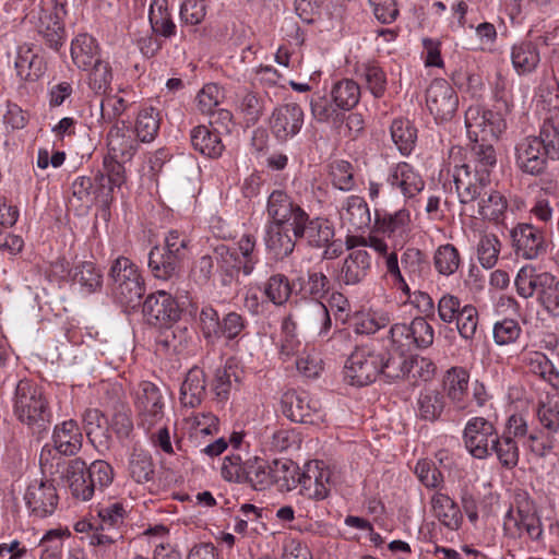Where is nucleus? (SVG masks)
<instances>
[{
    "label": "nucleus",
    "mask_w": 559,
    "mask_h": 559,
    "mask_svg": "<svg viewBox=\"0 0 559 559\" xmlns=\"http://www.w3.org/2000/svg\"><path fill=\"white\" fill-rule=\"evenodd\" d=\"M465 127L468 138L475 142L473 146L475 171H484L489 178L490 169L497 163L496 152L492 145L478 142L498 139L506 130L507 122L500 114L479 106H471L465 112Z\"/></svg>",
    "instance_id": "f257e3e1"
},
{
    "label": "nucleus",
    "mask_w": 559,
    "mask_h": 559,
    "mask_svg": "<svg viewBox=\"0 0 559 559\" xmlns=\"http://www.w3.org/2000/svg\"><path fill=\"white\" fill-rule=\"evenodd\" d=\"M514 158L523 174L538 176L545 173L549 160L559 159V122L546 119L539 135L521 139L515 144Z\"/></svg>",
    "instance_id": "f03ea898"
},
{
    "label": "nucleus",
    "mask_w": 559,
    "mask_h": 559,
    "mask_svg": "<svg viewBox=\"0 0 559 559\" xmlns=\"http://www.w3.org/2000/svg\"><path fill=\"white\" fill-rule=\"evenodd\" d=\"M15 419L33 433L47 431L52 421V409L44 389L29 379L16 382L11 399Z\"/></svg>",
    "instance_id": "7ed1b4c3"
},
{
    "label": "nucleus",
    "mask_w": 559,
    "mask_h": 559,
    "mask_svg": "<svg viewBox=\"0 0 559 559\" xmlns=\"http://www.w3.org/2000/svg\"><path fill=\"white\" fill-rule=\"evenodd\" d=\"M383 346L385 353L370 345L357 346L354 349L344 368L345 378L350 384L367 385L380 373L386 378V366L392 361L393 352L386 341Z\"/></svg>",
    "instance_id": "20e7f679"
},
{
    "label": "nucleus",
    "mask_w": 559,
    "mask_h": 559,
    "mask_svg": "<svg viewBox=\"0 0 559 559\" xmlns=\"http://www.w3.org/2000/svg\"><path fill=\"white\" fill-rule=\"evenodd\" d=\"M435 330L426 319L417 317L409 324L396 323L389 331L386 342L392 352L408 353L413 348L425 349L432 345Z\"/></svg>",
    "instance_id": "39448f33"
},
{
    "label": "nucleus",
    "mask_w": 559,
    "mask_h": 559,
    "mask_svg": "<svg viewBox=\"0 0 559 559\" xmlns=\"http://www.w3.org/2000/svg\"><path fill=\"white\" fill-rule=\"evenodd\" d=\"M112 290L124 304L139 301L144 293L145 286L138 266L126 257H118L109 271Z\"/></svg>",
    "instance_id": "423d86ee"
},
{
    "label": "nucleus",
    "mask_w": 559,
    "mask_h": 559,
    "mask_svg": "<svg viewBox=\"0 0 559 559\" xmlns=\"http://www.w3.org/2000/svg\"><path fill=\"white\" fill-rule=\"evenodd\" d=\"M503 532L509 538H527L537 540L543 534L540 520L535 507L528 500L510 508L503 518Z\"/></svg>",
    "instance_id": "0eeeda50"
},
{
    "label": "nucleus",
    "mask_w": 559,
    "mask_h": 559,
    "mask_svg": "<svg viewBox=\"0 0 559 559\" xmlns=\"http://www.w3.org/2000/svg\"><path fill=\"white\" fill-rule=\"evenodd\" d=\"M460 155V147H453L450 151V158L453 159V162H450V166L453 164L452 178L460 202L462 204H469L484 194V189L488 185L489 178L484 171L477 173L474 170L473 174L467 164H459Z\"/></svg>",
    "instance_id": "6e6552de"
},
{
    "label": "nucleus",
    "mask_w": 559,
    "mask_h": 559,
    "mask_svg": "<svg viewBox=\"0 0 559 559\" xmlns=\"http://www.w3.org/2000/svg\"><path fill=\"white\" fill-rule=\"evenodd\" d=\"M200 326L205 340L214 344L221 337L234 340L239 336L246 328V321L237 312H229L221 320L212 306H205L200 312Z\"/></svg>",
    "instance_id": "1a4fd4ad"
},
{
    "label": "nucleus",
    "mask_w": 559,
    "mask_h": 559,
    "mask_svg": "<svg viewBox=\"0 0 559 559\" xmlns=\"http://www.w3.org/2000/svg\"><path fill=\"white\" fill-rule=\"evenodd\" d=\"M386 378L390 380L405 379L412 383L427 382L436 374L435 362L427 357L406 356V353H394L392 361L386 366Z\"/></svg>",
    "instance_id": "9d476101"
},
{
    "label": "nucleus",
    "mask_w": 559,
    "mask_h": 559,
    "mask_svg": "<svg viewBox=\"0 0 559 559\" xmlns=\"http://www.w3.org/2000/svg\"><path fill=\"white\" fill-rule=\"evenodd\" d=\"M283 414L292 421L318 425L324 420L319 400L307 392L289 391L282 399Z\"/></svg>",
    "instance_id": "9b49d317"
},
{
    "label": "nucleus",
    "mask_w": 559,
    "mask_h": 559,
    "mask_svg": "<svg viewBox=\"0 0 559 559\" xmlns=\"http://www.w3.org/2000/svg\"><path fill=\"white\" fill-rule=\"evenodd\" d=\"M334 483L333 472L324 462L318 460L306 463L302 472L298 474L300 492L313 500L325 499Z\"/></svg>",
    "instance_id": "f8f14e48"
},
{
    "label": "nucleus",
    "mask_w": 559,
    "mask_h": 559,
    "mask_svg": "<svg viewBox=\"0 0 559 559\" xmlns=\"http://www.w3.org/2000/svg\"><path fill=\"white\" fill-rule=\"evenodd\" d=\"M497 436L498 432L493 423L484 417L468 419L463 431L466 450L478 460H484L491 454V445Z\"/></svg>",
    "instance_id": "ddd939ff"
},
{
    "label": "nucleus",
    "mask_w": 559,
    "mask_h": 559,
    "mask_svg": "<svg viewBox=\"0 0 559 559\" xmlns=\"http://www.w3.org/2000/svg\"><path fill=\"white\" fill-rule=\"evenodd\" d=\"M510 237L515 254L525 260H535L547 251L544 230L531 223H518Z\"/></svg>",
    "instance_id": "4468645a"
},
{
    "label": "nucleus",
    "mask_w": 559,
    "mask_h": 559,
    "mask_svg": "<svg viewBox=\"0 0 559 559\" xmlns=\"http://www.w3.org/2000/svg\"><path fill=\"white\" fill-rule=\"evenodd\" d=\"M426 105L437 121H449L457 109L459 98L448 81L437 79L427 88Z\"/></svg>",
    "instance_id": "2eb2a0df"
},
{
    "label": "nucleus",
    "mask_w": 559,
    "mask_h": 559,
    "mask_svg": "<svg viewBox=\"0 0 559 559\" xmlns=\"http://www.w3.org/2000/svg\"><path fill=\"white\" fill-rule=\"evenodd\" d=\"M305 213L306 211L282 189L274 190L267 198L266 215L272 225L289 224L293 230Z\"/></svg>",
    "instance_id": "dca6fc26"
},
{
    "label": "nucleus",
    "mask_w": 559,
    "mask_h": 559,
    "mask_svg": "<svg viewBox=\"0 0 559 559\" xmlns=\"http://www.w3.org/2000/svg\"><path fill=\"white\" fill-rule=\"evenodd\" d=\"M135 406L139 411L141 425L147 429L155 426L164 417V402L159 389L152 382L139 384L135 394Z\"/></svg>",
    "instance_id": "f3484780"
},
{
    "label": "nucleus",
    "mask_w": 559,
    "mask_h": 559,
    "mask_svg": "<svg viewBox=\"0 0 559 559\" xmlns=\"http://www.w3.org/2000/svg\"><path fill=\"white\" fill-rule=\"evenodd\" d=\"M304 124V111L295 103L275 108L270 118V128L278 141H287L295 136Z\"/></svg>",
    "instance_id": "a211bd4d"
},
{
    "label": "nucleus",
    "mask_w": 559,
    "mask_h": 559,
    "mask_svg": "<svg viewBox=\"0 0 559 559\" xmlns=\"http://www.w3.org/2000/svg\"><path fill=\"white\" fill-rule=\"evenodd\" d=\"M143 314L150 324H168L180 318L177 301L165 290L150 295L143 304Z\"/></svg>",
    "instance_id": "6ab92c4d"
},
{
    "label": "nucleus",
    "mask_w": 559,
    "mask_h": 559,
    "mask_svg": "<svg viewBox=\"0 0 559 559\" xmlns=\"http://www.w3.org/2000/svg\"><path fill=\"white\" fill-rule=\"evenodd\" d=\"M24 500L34 514L45 518L55 511L58 496L51 481L35 479L28 485Z\"/></svg>",
    "instance_id": "aec40b11"
},
{
    "label": "nucleus",
    "mask_w": 559,
    "mask_h": 559,
    "mask_svg": "<svg viewBox=\"0 0 559 559\" xmlns=\"http://www.w3.org/2000/svg\"><path fill=\"white\" fill-rule=\"evenodd\" d=\"M385 180L393 189H399L406 199L416 197L425 188V181L419 173L406 162L392 165Z\"/></svg>",
    "instance_id": "412c9836"
},
{
    "label": "nucleus",
    "mask_w": 559,
    "mask_h": 559,
    "mask_svg": "<svg viewBox=\"0 0 559 559\" xmlns=\"http://www.w3.org/2000/svg\"><path fill=\"white\" fill-rule=\"evenodd\" d=\"M124 163L111 159V157H104L103 168L98 171L95 179L99 188L102 201L106 204L112 201L115 191L120 190L127 181Z\"/></svg>",
    "instance_id": "4be33fe9"
},
{
    "label": "nucleus",
    "mask_w": 559,
    "mask_h": 559,
    "mask_svg": "<svg viewBox=\"0 0 559 559\" xmlns=\"http://www.w3.org/2000/svg\"><path fill=\"white\" fill-rule=\"evenodd\" d=\"M292 231L296 239L305 238L310 246L318 248L329 243L334 236V229L326 219H310L307 212Z\"/></svg>",
    "instance_id": "5701e85b"
},
{
    "label": "nucleus",
    "mask_w": 559,
    "mask_h": 559,
    "mask_svg": "<svg viewBox=\"0 0 559 559\" xmlns=\"http://www.w3.org/2000/svg\"><path fill=\"white\" fill-rule=\"evenodd\" d=\"M62 478L76 500L88 501L94 496L95 490L87 477L84 461L80 459L71 460L62 473Z\"/></svg>",
    "instance_id": "b1692460"
},
{
    "label": "nucleus",
    "mask_w": 559,
    "mask_h": 559,
    "mask_svg": "<svg viewBox=\"0 0 559 559\" xmlns=\"http://www.w3.org/2000/svg\"><path fill=\"white\" fill-rule=\"evenodd\" d=\"M370 266L371 258L367 250L350 251L338 269L337 281L344 285H356L367 276Z\"/></svg>",
    "instance_id": "393cba45"
},
{
    "label": "nucleus",
    "mask_w": 559,
    "mask_h": 559,
    "mask_svg": "<svg viewBox=\"0 0 559 559\" xmlns=\"http://www.w3.org/2000/svg\"><path fill=\"white\" fill-rule=\"evenodd\" d=\"M468 382L469 372L463 367H451L443 376V391L457 409L467 407Z\"/></svg>",
    "instance_id": "a878e982"
},
{
    "label": "nucleus",
    "mask_w": 559,
    "mask_h": 559,
    "mask_svg": "<svg viewBox=\"0 0 559 559\" xmlns=\"http://www.w3.org/2000/svg\"><path fill=\"white\" fill-rule=\"evenodd\" d=\"M519 358L531 373L538 376L554 389L559 390V371L544 353L524 347Z\"/></svg>",
    "instance_id": "bb28decb"
},
{
    "label": "nucleus",
    "mask_w": 559,
    "mask_h": 559,
    "mask_svg": "<svg viewBox=\"0 0 559 559\" xmlns=\"http://www.w3.org/2000/svg\"><path fill=\"white\" fill-rule=\"evenodd\" d=\"M76 533L85 534L90 546L94 548L97 556L104 557L110 548L122 538V534L114 531L111 533H103L98 528L97 522L82 519L74 524Z\"/></svg>",
    "instance_id": "cd10ccee"
},
{
    "label": "nucleus",
    "mask_w": 559,
    "mask_h": 559,
    "mask_svg": "<svg viewBox=\"0 0 559 559\" xmlns=\"http://www.w3.org/2000/svg\"><path fill=\"white\" fill-rule=\"evenodd\" d=\"M342 224L348 230H360L368 228L371 223V215L368 204L358 195L348 197L340 211Z\"/></svg>",
    "instance_id": "c85d7f7f"
},
{
    "label": "nucleus",
    "mask_w": 559,
    "mask_h": 559,
    "mask_svg": "<svg viewBox=\"0 0 559 559\" xmlns=\"http://www.w3.org/2000/svg\"><path fill=\"white\" fill-rule=\"evenodd\" d=\"M516 293L527 299L539 294L542 288H549L551 273L537 272L533 265L522 266L514 280Z\"/></svg>",
    "instance_id": "c756f323"
},
{
    "label": "nucleus",
    "mask_w": 559,
    "mask_h": 559,
    "mask_svg": "<svg viewBox=\"0 0 559 559\" xmlns=\"http://www.w3.org/2000/svg\"><path fill=\"white\" fill-rule=\"evenodd\" d=\"M52 439L59 453L74 455L82 448L83 435L76 421L69 419L55 427Z\"/></svg>",
    "instance_id": "7c9ffc66"
},
{
    "label": "nucleus",
    "mask_w": 559,
    "mask_h": 559,
    "mask_svg": "<svg viewBox=\"0 0 559 559\" xmlns=\"http://www.w3.org/2000/svg\"><path fill=\"white\" fill-rule=\"evenodd\" d=\"M433 515L450 531H457L463 522L459 506L448 495L435 492L430 500Z\"/></svg>",
    "instance_id": "2f4dec72"
},
{
    "label": "nucleus",
    "mask_w": 559,
    "mask_h": 559,
    "mask_svg": "<svg viewBox=\"0 0 559 559\" xmlns=\"http://www.w3.org/2000/svg\"><path fill=\"white\" fill-rule=\"evenodd\" d=\"M71 58L79 69L88 70L102 60L96 39L87 34H79L71 43Z\"/></svg>",
    "instance_id": "473e14b6"
},
{
    "label": "nucleus",
    "mask_w": 559,
    "mask_h": 559,
    "mask_svg": "<svg viewBox=\"0 0 559 559\" xmlns=\"http://www.w3.org/2000/svg\"><path fill=\"white\" fill-rule=\"evenodd\" d=\"M152 33L163 38H171L177 33V25L168 9L167 0H152L148 10Z\"/></svg>",
    "instance_id": "72a5a7b5"
},
{
    "label": "nucleus",
    "mask_w": 559,
    "mask_h": 559,
    "mask_svg": "<svg viewBox=\"0 0 559 559\" xmlns=\"http://www.w3.org/2000/svg\"><path fill=\"white\" fill-rule=\"evenodd\" d=\"M108 153L105 157L122 162L130 160L135 152V142L127 133L124 126H114L107 135Z\"/></svg>",
    "instance_id": "f704fd0d"
},
{
    "label": "nucleus",
    "mask_w": 559,
    "mask_h": 559,
    "mask_svg": "<svg viewBox=\"0 0 559 559\" xmlns=\"http://www.w3.org/2000/svg\"><path fill=\"white\" fill-rule=\"evenodd\" d=\"M289 231L287 225L269 224L266 227L265 246L276 259H284L294 251L296 243Z\"/></svg>",
    "instance_id": "c9c22d12"
},
{
    "label": "nucleus",
    "mask_w": 559,
    "mask_h": 559,
    "mask_svg": "<svg viewBox=\"0 0 559 559\" xmlns=\"http://www.w3.org/2000/svg\"><path fill=\"white\" fill-rule=\"evenodd\" d=\"M191 143L194 150L210 158L219 157L225 150L219 134L215 131H211L205 126H198L192 129Z\"/></svg>",
    "instance_id": "e433bc0d"
},
{
    "label": "nucleus",
    "mask_w": 559,
    "mask_h": 559,
    "mask_svg": "<svg viewBox=\"0 0 559 559\" xmlns=\"http://www.w3.org/2000/svg\"><path fill=\"white\" fill-rule=\"evenodd\" d=\"M376 225L383 234L403 239L409 231L411 213L406 209H401L394 213H384L383 215L376 211Z\"/></svg>",
    "instance_id": "4c0bfd02"
},
{
    "label": "nucleus",
    "mask_w": 559,
    "mask_h": 559,
    "mask_svg": "<svg viewBox=\"0 0 559 559\" xmlns=\"http://www.w3.org/2000/svg\"><path fill=\"white\" fill-rule=\"evenodd\" d=\"M511 61L515 72L520 75H525L535 71L540 57L533 43L521 41L512 46Z\"/></svg>",
    "instance_id": "58836bf2"
},
{
    "label": "nucleus",
    "mask_w": 559,
    "mask_h": 559,
    "mask_svg": "<svg viewBox=\"0 0 559 559\" xmlns=\"http://www.w3.org/2000/svg\"><path fill=\"white\" fill-rule=\"evenodd\" d=\"M331 102L342 111L353 109L360 99V86L352 79L335 82L330 91Z\"/></svg>",
    "instance_id": "ea45409f"
},
{
    "label": "nucleus",
    "mask_w": 559,
    "mask_h": 559,
    "mask_svg": "<svg viewBox=\"0 0 559 559\" xmlns=\"http://www.w3.org/2000/svg\"><path fill=\"white\" fill-rule=\"evenodd\" d=\"M160 127V114L152 106H144L136 115L134 121V132L136 138L143 143L152 142Z\"/></svg>",
    "instance_id": "a19ab883"
},
{
    "label": "nucleus",
    "mask_w": 559,
    "mask_h": 559,
    "mask_svg": "<svg viewBox=\"0 0 559 559\" xmlns=\"http://www.w3.org/2000/svg\"><path fill=\"white\" fill-rule=\"evenodd\" d=\"M205 393L204 373L199 368L189 370L180 389V401L185 406H198Z\"/></svg>",
    "instance_id": "79ce46f5"
},
{
    "label": "nucleus",
    "mask_w": 559,
    "mask_h": 559,
    "mask_svg": "<svg viewBox=\"0 0 559 559\" xmlns=\"http://www.w3.org/2000/svg\"><path fill=\"white\" fill-rule=\"evenodd\" d=\"M390 321L391 318L386 311L370 309L355 314L353 318V329L356 334L370 335L385 328Z\"/></svg>",
    "instance_id": "37998d69"
},
{
    "label": "nucleus",
    "mask_w": 559,
    "mask_h": 559,
    "mask_svg": "<svg viewBox=\"0 0 559 559\" xmlns=\"http://www.w3.org/2000/svg\"><path fill=\"white\" fill-rule=\"evenodd\" d=\"M14 66L17 75L25 81H35L44 72L41 58L28 47H20L17 49Z\"/></svg>",
    "instance_id": "c03bdc74"
},
{
    "label": "nucleus",
    "mask_w": 559,
    "mask_h": 559,
    "mask_svg": "<svg viewBox=\"0 0 559 559\" xmlns=\"http://www.w3.org/2000/svg\"><path fill=\"white\" fill-rule=\"evenodd\" d=\"M444 409V396L435 388H424L417 399V411L420 418L436 420Z\"/></svg>",
    "instance_id": "a18cd8bd"
},
{
    "label": "nucleus",
    "mask_w": 559,
    "mask_h": 559,
    "mask_svg": "<svg viewBox=\"0 0 559 559\" xmlns=\"http://www.w3.org/2000/svg\"><path fill=\"white\" fill-rule=\"evenodd\" d=\"M72 280L80 285L82 293L91 294L102 287L103 275L91 261H84L74 266Z\"/></svg>",
    "instance_id": "49530a36"
},
{
    "label": "nucleus",
    "mask_w": 559,
    "mask_h": 559,
    "mask_svg": "<svg viewBox=\"0 0 559 559\" xmlns=\"http://www.w3.org/2000/svg\"><path fill=\"white\" fill-rule=\"evenodd\" d=\"M391 136L400 153L407 156L415 147L417 130L407 119H395L391 124Z\"/></svg>",
    "instance_id": "de8ad7c7"
},
{
    "label": "nucleus",
    "mask_w": 559,
    "mask_h": 559,
    "mask_svg": "<svg viewBox=\"0 0 559 559\" xmlns=\"http://www.w3.org/2000/svg\"><path fill=\"white\" fill-rule=\"evenodd\" d=\"M129 475L138 484H145L153 479L154 463L151 454L142 449H134L129 460Z\"/></svg>",
    "instance_id": "09e8293b"
},
{
    "label": "nucleus",
    "mask_w": 559,
    "mask_h": 559,
    "mask_svg": "<svg viewBox=\"0 0 559 559\" xmlns=\"http://www.w3.org/2000/svg\"><path fill=\"white\" fill-rule=\"evenodd\" d=\"M401 263L404 273L413 285L420 286V281L429 271V264L423 253L415 248H408L402 254Z\"/></svg>",
    "instance_id": "8fccbe9b"
},
{
    "label": "nucleus",
    "mask_w": 559,
    "mask_h": 559,
    "mask_svg": "<svg viewBox=\"0 0 559 559\" xmlns=\"http://www.w3.org/2000/svg\"><path fill=\"white\" fill-rule=\"evenodd\" d=\"M98 528L103 533H111L117 531L120 533V527L124 523L127 510L121 502H114L108 506L100 507L97 511Z\"/></svg>",
    "instance_id": "3c124183"
},
{
    "label": "nucleus",
    "mask_w": 559,
    "mask_h": 559,
    "mask_svg": "<svg viewBox=\"0 0 559 559\" xmlns=\"http://www.w3.org/2000/svg\"><path fill=\"white\" fill-rule=\"evenodd\" d=\"M247 468L245 484L250 485L255 490H264L272 486L271 463L254 456L247 460Z\"/></svg>",
    "instance_id": "603ef678"
},
{
    "label": "nucleus",
    "mask_w": 559,
    "mask_h": 559,
    "mask_svg": "<svg viewBox=\"0 0 559 559\" xmlns=\"http://www.w3.org/2000/svg\"><path fill=\"white\" fill-rule=\"evenodd\" d=\"M179 259L180 258H175V255L167 252L166 254H162L159 249L154 247L148 254V267L154 277L167 281L177 273V260Z\"/></svg>",
    "instance_id": "864d4df0"
},
{
    "label": "nucleus",
    "mask_w": 559,
    "mask_h": 559,
    "mask_svg": "<svg viewBox=\"0 0 559 559\" xmlns=\"http://www.w3.org/2000/svg\"><path fill=\"white\" fill-rule=\"evenodd\" d=\"M508 209L507 199L498 191L484 192L478 202V214L485 219L498 222Z\"/></svg>",
    "instance_id": "5fc2aeb1"
},
{
    "label": "nucleus",
    "mask_w": 559,
    "mask_h": 559,
    "mask_svg": "<svg viewBox=\"0 0 559 559\" xmlns=\"http://www.w3.org/2000/svg\"><path fill=\"white\" fill-rule=\"evenodd\" d=\"M491 453L496 454L499 463L507 469L514 468L519 463V447L510 436H497V439L491 445Z\"/></svg>",
    "instance_id": "6e6d98bb"
},
{
    "label": "nucleus",
    "mask_w": 559,
    "mask_h": 559,
    "mask_svg": "<svg viewBox=\"0 0 559 559\" xmlns=\"http://www.w3.org/2000/svg\"><path fill=\"white\" fill-rule=\"evenodd\" d=\"M272 485L281 490H290L298 483L297 467L286 460H274L271 463Z\"/></svg>",
    "instance_id": "4d7b16f0"
},
{
    "label": "nucleus",
    "mask_w": 559,
    "mask_h": 559,
    "mask_svg": "<svg viewBox=\"0 0 559 559\" xmlns=\"http://www.w3.org/2000/svg\"><path fill=\"white\" fill-rule=\"evenodd\" d=\"M263 294L275 306H283L292 295V284L284 274H274L265 282Z\"/></svg>",
    "instance_id": "13d9d810"
},
{
    "label": "nucleus",
    "mask_w": 559,
    "mask_h": 559,
    "mask_svg": "<svg viewBox=\"0 0 559 559\" xmlns=\"http://www.w3.org/2000/svg\"><path fill=\"white\" fill-rule=\"evenodd\" d=\"M312 117L319 122L330 123L333 127L340 126L344 115L332 102L331 97L317 96L311 99Z\"/></svg>",
    "instance_id": "bf43d9fd"
},
{
    "label": "nucleus",
    "mask_w": 559,
    "mask_h": 559,
    "mask_svg": "<svg viewBox=\"0 0 559 559\" xmlns=\"http://www.w3.org/2000/svg\"><path fill=\"white\" fill-rule=\"evenodd\" d=\"M38 32L46 37L50 46H57L62 37V25L51 9H38Z\"/></svg>",
    "instance_id": "052dcab7"
},
{
    "label": "nucleus",
    "mask_w": 559,
    "mask_h": 559,
    "mask_svg": "<svg viewBox=\"0 0 559 559\" xmlns=\"http://www.w3.org/2000/svg\"><path fill=\"white\" fill-rule=\"evenodd\" d=\"M145 535L148 538V544L154 548V559H179V555L168 542V531L165 526L159 525L147 530Z\"/></svg>",
    "instance_id": "680f3d73"
},
{
    "label": "nucleus",
    "mask_w": 559,
    "mask_h": 559,
    "mask_svg": "<svg viewBox=\"0 0 559 559\" xmlns=\"http://www.w3.org/2000/svg\"><path fill=\"white\" fill-rule=\"evenodd\" d=\"M223 90L214 83L205 84L195 97L197 107L200 112L212 118L215 117V108L223 102Z\"/></svg>",
    "instance_id": "e2e57ef3"
},
{
    "label": "nucleus",
    "mask_w": 559,
    "mask_h": 559,
    "mask_svg": "<svg viewBox=\"0 0 559 559\" xmlns=\"http://www.w3.org/2000/svg\"><path fill=\"white\" fill-rule=\"evenodd\" d=\"M522 335L520 323L510 318L497 321L492 328L493 342L498 346H507L518 342Z\"/></svg>",
    "instance_id": "0e129e2a"
},
{
    "label": "nucleus",
    "mask_w": 559,
    "mask_h": 559,
    "mask_svg": "<svg viewBox=\"0 0 559 559\" xmlns=\"http://www.w3.org/2000/svg\"><path fill=\"white\" fill-rule=\"evenodd\" d=\"M537 417L549 435H559V399L547 397L540 402Z\"/></svg>",
    "instance_id": "69168bd1"
},
{
    "label": "nucleus",
    "mask_w": 559,
    "mask_h": 559,
    "mask_svg": "<svg viewBox=\"0 0 559 559\" xmlns=\"http://www.w3.org/2000/svg\"><path fill=\"white\" fill-rule=\"evenodd\" d=\"M85 71L88 72V86L95 93H105L110 86L112 80V71L108 61L102 59Z\"/></svg>",
    "instance_id": "338daca9"
},
{
    "label": "nucleus",
    "mask_w": 559,
    "mask_h": 559,
    "mask_svg": "<svg viewBox=\"0 0 559 559\" xmlns=\"http://www.w3.org/2000/svg\"><path fill=\"white\" fill-rule=\"evenodd\" d=\"M247 461L239 454H229L223 459L221 476L224 480L235 484H245L247 480Z\"/></svg>",
    "instance_id": "774afa93"
}]
</instances>
